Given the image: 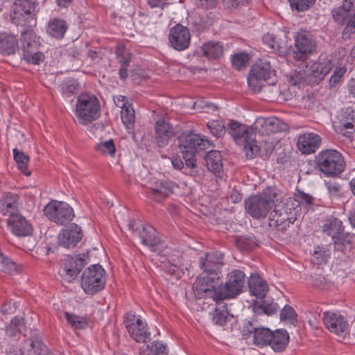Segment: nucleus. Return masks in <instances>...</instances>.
I'll return each mask as SVG.
<instances>
[{"label":"nucleus","mask_w":355,"mask_h":355,"mask_svg":"<svg viewBox=\"0 0 355 355\" xmlns=\"http://www.w3.org/2000/svg\"><path fill=\"white\" fill-rule=\"evenodd\" d=\"M212 146L211 141L205 136L193 132H183L178 137V146L183 154L187 166H196L195 154L198 150H205Z\"/></svg>","instance_id":"obj_1"},{"label":"nucleus","mask_w":355,"mask_h":355,"mask_svg":"<svg viewBox=\"0 0 355 355\" xmlns=\"http://www.w3.org/2000/svg\"><path fill=\"white\" fill-rule=\"evenodd\" d=\"M101 114L100 102L91 93H81L77 98L75 116L81 125H87L96 120Z\"/></svg>","instance_id":"obj_2"},{"label":"nucleus","mask_w":355,"mask_h":355,"mask_svg":"<svg viewBox=\"0 0 355 355\" xmlns=\"http://www.w3.org/2000/svg\"><path fill=\"white\" fill-rule=\"evenodd\" d=\"M277 201V193L272 189H266L261 195L254 196L245 202L247 213L255 219L265 218L274 203Z\"/></svg>","instance_id":"obj_3"},{"label":"nucleus","mask_w":355,"mask_h":355,"mask_svg":"<svg viewBox=\"0 0 355 355\" xmlns=\"http://www.w3.org/2000/svg\"><path fill=\"white\" fill-rule=\"evenodd\" d=\"M227 130L236 142L243 143L248 158L252 159L258 154L259 147L257 145L252 127L248 128L237 121H231L227 125Z\"/></svg>","instance_id":"obj_4"},{"label":"nucleus","mask_w":355,"mask_h":355,"mask_svg":"<svg viewBox=\"0 0 355 355\" xmlns=\"http://www.w3.org/2000/svg\"><path fill=\"white\" fill-rule=\"evenodd\" d=\"M315 160L318 169L328 177L338 175L345 167L341 153L333 149L322 150L316 156Z\"/></svg>","instance_id":"obj_5"},{"label":"nucleus","mask_w":355,"mask_h":355,"mask_svg":"<svg viewBox=\"0 0 355 355\" xmlns=\"http://www.w3.org/2000/svg\"><path fill=\"white\" fill-rule=\"evenodd\" d=\"M295 203L286 200L284 205H275L269 217V226L278 231L284 232L296 220Z\"/></svg>","instance_id":"obj_6"},{"label":"nucleus","mask_w":355,"mask_h":355,"mask_svg":"<svg viewBox=\"0 0 355 355\" xmlns=\"http://www.w3.org/2000/svg\"><path fill=\"white\" fill-rule=\"evenodd\" d=\"M275 75L269 62L260 60L251 68L248 76V83L250 89L254 92H259L262 89L266 92L270 86L266 85V81Z\"/></svg>","instance_id":"obj_7"},{"label":"nucleus","mask_w":355,"mask_h":355,"mask_svg":"<svg viewBox=\"0 0 355 355\" xmlns=\"http://www.w3.org/2000/svg\"><path fill=\"white\" fill-rule=\"evenodd\" d=\"M105 270L99 264L88 267L82 275L81 287L88 295H94L105 287Z\"/></svg>","instance_id":"obj_8"},{"label":"nucleus","mask_w":355,"mask_h":355,"mask_svg":"<svg viewBox=\"0 0 355 355\" xmlns=\"http://www.w3.org/2000/svg\"><path fill=\"white\" fill-rule=\"evenodd\" d=\"M219 277L209 276L202 272L196 279L193 285V292L198 298L211 297L214 301L222 300Z\"/></svg>","instance_id":"obj_9"},{"label":"nucleus","mask_w":355,"mask_h":355,"mask_svg":"<svg viewBox=\"0 0 355 355\" xmlns=\"http://www.w3.org/2000/svg\"><path fill=\"white\" fill-rule=\"evenodd\" d=\"M46 216L58 225H64L71 222L74 213L71 207L62 201H52L44 209Z\"/></svg>","instance_id":"obj_10"},{"label":"nucleus","mask_w":355,"mask_h":355,"mask_svg":"<svg viewBox=\"0 0 355 355\" xmlns=\"http://www.w3.org/2000/svg\"><path fill=\"white\" fill-rule=\"evenodd\" d=\"M123 322L130 337L137 342L145 343L150 339V333L148 331L147 324L140 316L127 313Z\"/></svg>","instance_id":"obj_11"},{"label":"nucleus","mask_w":355,"mask_h":355,"mask_svg":"<svg viewBox=\"0 0 355 355\" xmlns=\"http://www.w3.org/2000/svg\"><path fill=\"white\" fill-rule=\"evenodd\" d=\"M245 281V273L240 270H233L228 273L223 286H220L222 300L232 298L242 291Z\"/></svg>","instance_id":"obj_12"},{"label":"nucleus","mask_w":355,"mask_h":355,"mask_svg":"<svg viewBox=\"0 0 355 355\" xmlns=\"http://www.w3.org/2000/svg\"><path fill=\"white\" fill-rule=\"evenodd\" d=\"M87 263V255L80 254L75 257L67 256L62 263L60 273L66 279L71 282Z\"/></svg>","instance_id":"obj_13"},{"label":"nucleus","mask_w":355,"mask_h":355,"mask_svg":"<svg viewBox=\"0 0 355 355\" xmlns=\"http://www.w3.org/2000/svg\"><path fill=\"white\" fill-rule=\"evenodd\" d=\"M295 44L297 51H293V56L297 60L304 61L315 48V43L311 34L306 31H300L297 33Z\"/></svg>","instance_id":"obj_14"},{"label":"nucleus","mask_w":355,"mask_h":355,"mask_svg":"<svg viewBox=\"0 0 355 355\" xmlns=\"http://www.w3.org/2000/svg\"><path fill=\"white\" fill-rule=\"evenodd\" d=\"M252 128L253 132L256 130L260 135H267L286 130L287 125L277 117H260L257 119Z\"/></svg>","instance_id":"obj_15"},{"label":"nucleus","mask_w":355,"mask_h":355,"mask_svg":"<svg viewBox=\"0 0 355 355\" xmlns=\"http://www.w3.org/2000/svg\"><path fill=\"white\" fill-rule=\"evenodd\" d=\"M322 320L324 326L331 333L336 335L349 333L348 320L340 313L330 311L324 312Z\"/></svg>","instance_id":"obj_16"},{"label":"nucleus","mask_w":355,"mask_h":355,"mask_svg":"<svg viewBox=\"0 0 355 355\" xmlns=\"http://www.w3.org/2000/svg\"><path fill=\"white\" fill-rule=\"evenodd\" d=\"M168 37L171 46L178 51L187 49L191 41L189 29L181 24H177L171 29Z\"/></svg>","instance_id":"obj_17"},{"label":"nucleus","mask_w":355,"mask_h":355,"mask_svg":"<svg viewBox=\"0 0 355 355\" xmlns=\"http://www.w3.org/2000/svg\"><path fill=\"white\" fill-rule=\"evenodd\" d=\"M83 238L80 227L75 223L71 224L58 235V244L65 248L75 247Z\"/></svg>","instance_id":"obj_18"},{"label":"nucleus","mask_w":355,"mask_h":355,"mask_svg":"<svg viewBox=\"0 0 355 355\" xmlns=\"http://www.w3.org/2000/svg\"><path fill=\"white\" fill-rule=\"evenodd\" d=\"M223 257L219 252H211L205 254L200 259V267L202 272L209 276H218V271L223 265Z\"/></svg>","instance_id":"obj_19"},{"label":"nucleus","mask_w":355,"mask_h":355,"mask_svg":"<svg viewBox=\"0 0 355 355\" xmlns=\"http://www.w3.org/2000/svg\"><path fill=\"white\" fill-rule=\"evenodd\" d=\"M334 66L333 62L328 58L320 59L318 62H314L309 69L308 74L309 81L319 83L330 72Z\"/></svg>","instance_id":"obj_20"},{"label":"nucleus","mask_w":355,"mask_h":355,"mask_svg":"<svg viewBox=\"0 0 355 355\" xmlns=\"http://www.w3.org/2000/svg\"><path fill=\"white\" fill-rule=\"evenodd\" d=\"M321 143L320 137L313 132H308L300 135L298 137L297 146L303 154H311L320 147Z\"/></svg>","instance_id":"obj_21"},{"label":"nucleus","mask_w":355,"mask_h":355,"mask_svg":"<svg viewBox=\"0 0 355 355\" xmlns=\"http://www.w3.org/2000/svg\"><path fill=\"white\" fill-rule=\"evenodd\" d=\"M49 349L42 342L39 336H33L25 340L20 347L21 355H43L46 354Z\"/></svg>","instance_id":"obj_22"},{"label":"nucleus","mask_w":355,"mask_h":355,"mask_svg":"<svg viewBox=\"0 0 355 355\" xmlns=\"http://www.w3.org/2000/svg\"><path fill=\"white\" fill-rule=\"evenodd\" d=\"M8 226L17 236H27L32 234L33 227L30 223L21 214L8 218Z\"/></svg>","instance_id":"obj_23"},{"label":"nucleus","mask_w":355,"mask_h":355,"mask_svg":"<svg viewBox=\"0 0 355 355\" xmlns=\"http://www.w3.org/2000/svg\"><path fill=\"white\" fill-rule=\"evenodd\" d=\"M36 8V5L29 0H18L15 2L11 18L17 24H21L30 16Z\"/></svg>","instance_id":"obj_24"},{"label":"nucleus","mask_w":355,"mask_h":355,"mask_svg":"<svg viewBox=\"0 0 355 355\" xmlns=\"http://www.w3.org/2000/svg\"><path fill=\"white\" fill-rule=\"evenodd\" d=\"M155 141L159 148L165 147L168 144L169 139L173 135V129L171 125L161 119L156 121L155 125Z\"/></svg>","instance_id":"obj_25"},{"label":"nucleus","mask_w":355,"mask_h":355,"mask_svg":"<svg viewBox=\"0 0 355 355\" xmlns=\"http://www.w3.org/2000/svg\"><path fill=\"white\" fill-rule=\"evenodd\" d=\"M18 196L12 193H5L0 200V212L8 218L20 214L18 210Z\"/></svg>","instance_id":"obj_26"},{"label":"nucleus","mask_w":355,"mask_h":355,"mask_svg":"<svg viewBox=\"0 0 355 355\" xmlns=\"http://www.w3.org/2000/svg\"><path fill=\"white\" fill-rule=\"evenodd\" d=\"M354 0H343L341 6L331 10L332 18L339 25H345L350 17Z\"/></svg>","instance_id":"obj_27"},{"label":"nucleus","mask_w":355,"mask_h":355,"mask_svg":"<svg viewBox=\"0 0 355 355\" xmlns=\"http://www.w3.org/2000/svg\"><path fill=\"white\" fill-rule=\"evenodd\" d=\"M250 293L257 298H263L268 292V285L265 279L258 275H252L248 280Z\"/></svg>","instance_id":"obj_28"},{"label":"nucleus","mask_w":355,"mask_h":355,"mask_svg":"<svg viewBox=\"0 0 355 355\" xmlns=\"http://www.w3.org/2000/svg\"><path fill=\"white\" fill-rule=\"evenodd\" d=\"M157 231L150 225L143 226L138 232L141 243L155 251V247L159 243Z\"/></svg>","instance_id":"obj_29"},{"label":"nucleus","mask_w":355,"mask_h":355,"mask_svg":"<svg viewBox=\"0 0 355 355\" xmlns=\"http://www.w3.org/2000/svg\"><path fill=\"white\" fill-rule=\"evenodd\" d=\"M289 342V335L284 329H277L272 331L268 345L275 352L284 351Z\"/></svg>","instance_id":"obj_30"},{"label":"nucleus","mask_w":355,"mask_h":355,"mask_svg":"<svg viewBox=\"0 0 355 355\" xmlns=\"http://www.w3.org/2000/svg\"><path fill=\"white\" fill-rule=\"evenodd\" d=\"M18 49V40L14 35L0 33V53L4 55L14 54Z\"/></svg>","instance_id":"obj_31"},{"label":"nucleus","mask_w":355,"mask_h":355,"mask_svg":"<svg viewBox=\"0 0 355 355\" xmlns=\"http://www.w3.org/2000/svg\"><path fill=\"white\" fill-rule=\"evenodd\" d=\"M205 161L208 169L214 175L220 177L223 175V161L220 153L218 150H210L205 156Z\"/></svg>","instance_id":"obj_32"},{"label":"nucleus","mask_w":355,"mask_h":355,"mask_svg":"<svg viewBox=\"0 0 355 355\" xmlns=\"http://www.w3.org/2000/svg\"><path fill=\"white\" fill-rule=\"evenodd\" d=\"M174 184L172 182L164 180H159L155 182V186L151 188L149 195L155 200L159 201L171 193Z\"/></svg>","instance_id":"obj_33"},{"label":"nucleus","mask_w":355,"mask_h":355,"mask_svg":"<svg viewBox=\"0 0 355 355\" xmlns=\"http://www.w3.org/2000/svg\"><path fill=\"white\" fill-rule=\"evenodd\" d=\"M344 115H345V117L346 119L344 118L340 119V125L336 128V132L349 139H352L355 132L354 127V116L351 113L347 112L344 113Z\"/></svg>","instance_id":"obj_34"},{"label":"nucleus","mask_w":355,"mask_h":355,"mask_svg":"<svg viewBox=\"0 0 355 355\" xmlns=\"http://www.w3.org/2000/svg\"><path fill=\"white\" fill-rule=\"evenodd\" d=\"M322 230L331 239L345 232L342 221L334 217H330L325 220L322 225Z\"/></svg>","instance_id":"obj_35"},{"label":"nucleus","mask_w":355,"mask_h":355,"mask_svg":"<svg viewBox=\"0 0 355 355\" xmlns=\"http://www.w3.org/2000/svg\"><path fill=\"white\" fill-rule=\"evenodd\" d=\"M67 29L66 22L63 19L55 18L49 21L46 33L53 37L60 39L63 37Z\"/></svg>","instance_id":"obj_36"},{"label":"nucleus","mask_w":355,"mask_h":355,"mask_svg":"<svg viewBox=\"0 0 355 355\" xmlns=\"http://www.w3.org/2000/svg\"><path fill=\"white\" fill-rule=\"evenodd\" d=\"M204 56L209 59H217L222 56L223 48L220 42H209L205 43L201 47Z\"/></svg>","instance_id":"obj_37"},{"label":"nucleus","mask_w":355,"mask_h":355,"mask_svg":"<svg viewBox=\"0 0 355 355\" xmlns=\"http://www.w3.org/2000/svg\"><path fill=\"white\" fill-rule=\"evenodd\" d=\"M353 236L343 232L338 236L332 239L335 251L345 253L352 248Z\"/></svg>","instance_id":"obj_38"},{"label":"nucleus","mask_w":355,"mask_h":355,"mask_svg":"<svg viewBox=\"0 0 355 355\" xmlns=\"http://www.w3.org/2000/svg\"><path fill=\"white\" fill-rule=\"evenodd\" d=\"M140 355H167L166 345L159 341H154L148 345H144L140 348Z\"/></svg>","instance_id":"obj_39"},{"label":"nucleus","mask_w":355,"mask_h":355,"mask_svg":"<svg viewBox=\"0 0 355 355\" xmlns=\"http://www.w3.org/2000/svg\"><path fill=\"white\" fill-rule=\"evenodd\" d=\"M252 309L256 314L265 313L268 315L275 313L279 309L277 303L273 301L269 302L267 300L261 301L260 302H254L252 304Z\"/></svg>","instance_id":"obj_40"},{"label":"nucleus","mask_w":355,"mask_h":355,"mask_svg":"<svg viewBox=\"0 0 355 355\" xmlns=\"http://www.w3.org/2000/svg\"><path fill=\"white\" fill-rule=\"evenodd\" d=\"M272 331L268 328H255L253 332L254 343L261 347L268 345L272 336Z\"/></svg>","instance_id":"obj_41"},{"label":"nucleus","mask_w":355,"mask_h":355,"mask_svg":"<svg viewBox=\"0 0 355 355\" xmlns=\"http://www.w3.org/2000/svg\"><path fill=\"white\" fill-rule=\"evenodd\" d=\"M22 39V51L23 53H27L28 51L34 52L39 49V41L35 37V40L33 38V33L31 32H23L21 33Z\"/></svg>","instance_id":"obj_42"},{"label":"nucleus","mask_w":355,"mask_h":355,"mask_svg":"<svg viewBox=\"0 0 355 355\" xmlns=\"http://www.w3.org/2000/svg\"><path fill=\"white\" fill-rule=\"evenodd\" d=\"M64 318L68 324L75 329H85L88 324V320L86 317L80 316L75 314L64 312Z\"/></svg>","instance_id":"obj_43"},{"label":"nucleus","mask_w":355,"mask_h":355,"mask_svg":"<svg viewBox=\"0 0 355 355\" xmlns=\"http://www.w3.org/2000/svg\"><path fill=\"white\" fill-rule=\"evenodd\" d=\"M13 156L20 171L27 176L30 175L31 172L27 168L29 157L17 148L13 149Z\"/></svg>","instance_id":"obj_44"},{"label":"nucleus","mask_w":355,"mask_h":355,"mask_svg":"<svg viewBox=\"0 0 355 355\" xmlns=\"http://www.w3.org/2000/svg\"><path fill=\"white\" fill-rule=\"evenodd\" d=\"M121 118L128 130H131L133 129L135 122V114L130 104L121 110Z\"/></svg>","instance_id":"obj_45"},{"label":"nucleus","mask_w":355,"mask_h":355,"mask_svg":"<svg viewBox=\"0 0 355 355\" xmlns=\"http://www.w3.org/2000/svg\"><path fill=\"white\" fill-rule=\"evenodd\" d=\"M60 87L62 94L69 97L71 94L79 91L80 85L74 79H66L62 83Z\"/></svg>","instance_id":"obj_46"},{"label":"nucleus","mask_w":355,"mask_h":355,"mask_svg":"<svg viewBox=\"0 0 355 355\" xmlns=\"http://www.w3.org/2000/svg\"><path fill=\"white\" fill-rule=\"evenodd\" d=\"M230 318H232L228 311L226 306L222 308H216L213 315V322L219 325H224Z\"/></svg>","instance_id":"obj_47"},{"label":"nucleus","mask_w":355,"mask_h":355,"mask_svg":"<svg viewBox=\"0 0 355 355\" xmlns=\"http://www.w3.org/2000/svg\"><path fill=\"white\" fill-rule=\"evenodd\" d=\"M207 127L212 135L217 138L223 137L226 131L225 123L222 121H211L207 123Z\"/></svg>","instance_id":"obj_48"},{"label":"nucleus","mask_w":355,"mask_h":355,"mask_svg":"<svg viewBox=\"0 0 355 355\" xmlns=\"http://www.w3.org/2000/svg\"><path fill=\"white\" fill-rule=\"evenodd\" d=\"M96 150L105 155L114 157L116 153V147L113 140L102 141L96 145Z\"/></svg>","instance_id":"obj_49"},{"label":"nucleus","mask_w":355,"mask_h":355,"mask_svg":"<svg viewBox=\"0 0 355 355\" xmlns=\"http://www.w3.org/2000/svg\"><path fill=\"white\" fill-rule=\"evenodd\" d=\"M159 261L162 263L161 266L170 274H174L178 268V259H175L172 257L166 258L164 256H160Z\"/></svg>","instance_id":"obj_50"},{"label":"nucleus","mask_w":355,"mask_h":355,"mask_svg":"<svg viewBox=\"0 0 355 355\" xmlns=\"http://www.w3.org/2000/svg\"><path fill=\"white\" fill-rule=\"evenodd\" d=\"M24 328V321L20 318H15L11 320L10 324L6 327V334L9 336H15L17 333L21 332Z\"/></svg>","instance_id":"obj_51"},{"label":"nucleus","mask_w":355,"mask_h":355,"mask_svg":"<svg viewBox=\"0 0 355 355\" xmlns=\"http://www.w3.org/2000/svg\"><path fill=\"white\" fill-rule=\"evenodd\" d=\"M250 61V55L246 53H236L233 55L232 63L233 67L239 70L245 68Z\"/></svg>","instance_id":"obj_52"},{"label":"nucleus","mask_w":355,"mask_h":355,"mask_svg":"<svg viewBox=\"0 0 355 355\" xmlns=\"http://www.w3.org/2000/svg\"><path fill=\"white\" fill-rule=\"evenodd\" d=\"M330 254L329 249L321 246L315 247L313 252V259L318 264L326 262L330 257Z\"/></svg>","instance_id":"obj_53"},{"label":"nucleus","mask_w":355,"mask_h":355,"mask_svg":"<svg viewBox=\"0 0 355 355\" xmlns=\"http://www.w3.org/2000/svg\"><path fill=\"white\" fill-rule=\"evenodd\" d=\"M347 71V67L345 65L336 66L334 73L329 79V85L331 87H336L341 82L343 76Z\"/></svg>","instance_id":"obj_54"},{"label":"nucleus","mask_w":355,"mask_h":355,"mask_svg":"<svg viewBox=\"0 0 355 355\" xmlns=\"http://www.w3.org/2000/svg\"><path fill=\"white\" fill-rule=\"evenodd\" d=\"M288 200H292L293 203H295L294 207H299L300 205H309L313 203V198L309 194L304 193H300L295 196L294 199H288Z\"/></svg>","instance_id":"obj_55"},{"label":"nucleus","mask_w":355,"mask_h":355,"mask_svg":"<svg viewBox=\"0 0 355 355\" xmlns=\"http://www.w3.org/2000/svg\"><path fill=\"white\" fill-rule=\"evenodd\" d=\"M289 1L293 9L302 12L312 6L315 0H289Z\"/></svg>","instance_id":"obj_56"},{"label":"nucleus","mask_w":355,"mask_h":355,"mask_svg":"<svg viewBox=\"0 0 355 355\" xmlns=\"http://www.w3.org/2000/svg\"><path fill=\"white\" fill-rule=\"evenodd\" d=\"M296 313L295 310L288 305H286L280 313V319L282 321H288L293 324L296 321Z\"/></svg>","instance_id":"obj_57"},{"label":"nucleus","mask_w":355,"mask_h":355,"mask_svg":"<svg viewBox=\"0 0 355 355\" xmlns=\"http://www.w3.org/2000/svg\"><path fill=\"white\" fill-rule=\"evenodd\" d=\"M24 58L28 62L34 64H38L44 60V54L39 51V50L31 52L30 51L23 53Z\"/></svg>","instance_id":"obj_58"},{"label":"nucleus","mask_w":355,"mask_h":355,"mask_svg":"<svg viewBox=\"0 0 355 355\" xmlns=\"http://www.w3.org/2000/svg\"><path fill=\"white\" fill-rule=\"evenodd\" d=\"M116 56L121 65L129 64L131 58L129 50L123 46L119 47L116 50Z\"/></svg>","instance_id":"obj_59"},{"label":"nucleus","mask_w":355,"mask_h":355,"mask_svg":"<svg viewBox=\"0 0 355 355\" xmlns=\"http://www.w3.org/2000/svg\"><path fill=\"white\" fill-rule=\"evenodd\" d=\"M325 186L330 196L338 197L341 195V187L338 182L334 181L325 182Z\"/></svg>","instance_id":"obj_60"},{"label":"nucleus","mask_w":355,"mask_h":355,"mask_svg":"<svg viewBox=\"0 0 355 355\" xmlns=\"http://www.w3.org/2000/svg\"><path fill=\"white\" fill-rule=\"evenodd\" d=\"M263 42L271 51H275L278 49V42L275 40V38L269 33L263 35Z\"/></svg>","instance_id":"obj_61"},{"label":"nucleus","mask_w":355,"mask_h":355,"mask_svg":"<svg viewBox=\"0 0 355 355\" xmlns=\"http://www.w3.org/2000/svg\"><path fill=\"white\" fill-rule=\"evenodd\" d=\"M345 33H355V14L352 16L350 15L349 19L345 24Z\"/></svg>","instance_id":"obj_62"},{"label":"nucleus","mask_w":355,"mask_h":355,"mask_svg":"<svg viewBox=\"0 0 355 355\" xmlns=\"http://www.w3.org/2000/svg\"><path fill=\"white\" fill-rule=\"evenodd\" d=\"M303 78V73H301L300 72L292 73L289 78V83L292 85H297L301 82Z\"/></svg>","instance_id":"obj_63"},{"label":"nucleus","mask_w":355,"mask_h":355,"mask_svg":"<svg viewBox=\"0 0 355 355\" xmlns=\"http://www.w3.org/2000/svg\"><path fill=\"white\" fill-rule=\"evenodd\" d=\"M115 105L121 110L130 104L127 103L126 98L124 96H117L114 98Z\"/></svg>","instance_id":"obj_64"}]
</instances>
